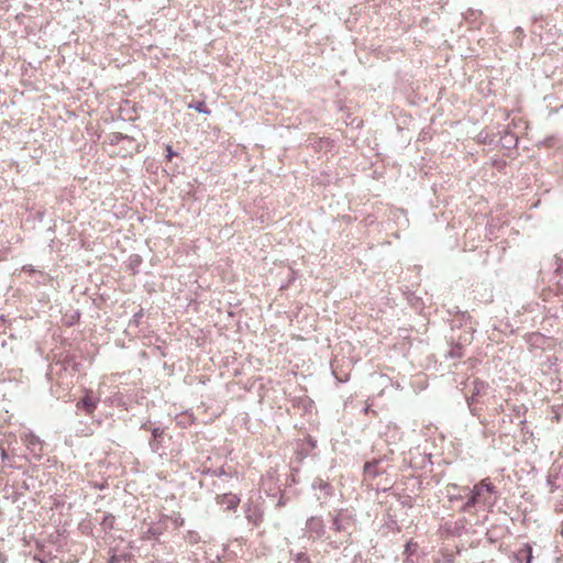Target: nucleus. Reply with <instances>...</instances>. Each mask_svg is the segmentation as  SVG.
Masks as SVG:
<instances>
[{
	"instance_id": "f03ea898",
	"label": "nucleus",
	"mask_w": 563,
	"mask_h": 563,
	"mask_svg": "<svg viewBox=\"0 0 563 563\" xmlns=\"http://www.w3.org/2000/svg\"><path fill=\"white\" fill-rule=\"evenodd\" d=\"M322 528H323V526L319 518L312 517L307 522V529H308L309 533L311 534V537H313V538L320 537L322 534V531H323Z\"/></svg>"
},
{
	"instance_id": "423d86ee",
	"label": "nucleus",
	"mask_w": 563,
	"mask_h": 563,
	"mask_svg": "<svg viewBox=\"0 0 563 563\" xmlns=\"http://www.w3.org/2000/svg\"><path fill=\"white\" fill-rule=\"evenodd\" d=\"M525 550L527 552V563H531V561H532V549H531V547L529 544H527Z\"/></svg>"
},
{
	"instance_id": "9d476101",
	"label": "nucleus",
	"mask_w": 563,
	"mask_h": 563,
	"mask_svg": "<svg viewBox=\"0 0 563 563\" xmlns=\"http://www.w3.org/2000/svg\"><path fill=\"white\" fill-rule=\"evenodd\" d=\"M184 522V519L177 520V523L181 525Z\"/></svg>"
},
{
	"instance_id": "39448f33",
	"label": "nucleus",
	"mask_w": 563,
	"mask_h": 563,
	"mask_svg": "<svg viewBox=\"0 0 563 563\" xmlns=\"http://www.w3.org/2000/svg\"><path fill=\"white\" fill-rule=\"evenodd\" d=\"M189 108L195 109L196 111H198L200 113H205V114L209 113V110H207L206 104L203 102H199L197 104H189Z\"/></svg>"
},
{
	"instance_id": "20e7f679",
	"label": "nucleus",
	"mask_w": 563,
	"mask_h": 563,
	"mask_svg": "<svg viewBox=\"0 0 563 563\" xmlns=\"http://www.w3.org/2000/svg\"><path fill=\"white\" fill-rule=\"evenodd\" d=\"M98 399L92 397L89 393H86L85 397L81 399V405L86 409L88 413L92 412L96 408Z\"/></svg>"
},
{
	"instance_id": "9b49d317",
	"label": "nucleus",
	"mask_w": 563,
	"mask_h": 563,
	"mask_svg": "<svg viewBox=\"0 0 563 563\" xmlns=\"http://www.w3.org/2000/svg\"><path fill=\"white\" fill-rule=\"evenodd\" d=\"M184 522V519L177 520V523L181 525Z\"/></svg>"
},
{
	"instance_id": "1a4fd4ad",
	"label": "nucleus",
	"mask_w": 563,
	"mask_h": 563,
	"mask_svg": "<svg viewBox=\"0 0 563 563\" xmlns=\"http://www.w3.org/2000/svg\"><path fill=\"white\" fill-rule=\"evenodd\" d=\"M141 316H142V314H141V312H140V313H135V314H134V322H135V323H137L139 318H140Z\"/></svg>"
},
{
	"instance_id": "f257e3e1",
	"label": "nucleus",
	"mask_w": 563,
	"mask_h": 563,
	"mask_svg": "<svg viewBox=\"0 0 563 563\" xmlns=\"http://www.w3.org/2000/svg\"><path fill=\"white\" fill-rule=\"evenodd\" d=\"M495 489L490 483L483 481L475 485L471 492V497L464 506V509H468L477 504L486 507H493L495 505Z\"/></svg>"
},
{
	"instance_id": "7ed1b4c3",
	"label": "nucleus",
	"mask_w": 563,
	"mask_h": 563,
	"mask_svg": "<svg viewBox=\"0 0 563 563\" xmlns=\"http://www.w3.org/2000/svg\"><path fill=\"white\" fill-rule=\"evenodd\" d=\"M218 503L224 505L228 510L235 509L240 504V498L236 495H222L219 497Z\"/></svg>"
},
{
	"instance_id": "6e6552de",
	"label": "nucleus",
	"mask_w": 563,
	"mask_h": 563,
	"mask_svg": "<svg viewBox=\"0 0 563 563\" xmlns=\"http://www.w3.org/2000/svg\"><path fill=\"white\" fill-rule=\"evenodd\" d=\"M333 523H334L336 530H341V525L338 519H334Z\"/></svg>"
},
{
	"instance_id": "0eeeda50",
	"label": "nucleus",
	"mask_w": 563,
	"mask_h": 563,
	"mask_svg": "<svg viewBox=\"0 0 563 563\" xmlns=\"http://www.w3.org/2000/svg\"><path fill=\"white\" fill-rule=\"evenodd\" d=\"M166 152H167L166 156L168 159H172V157L176 155V153L172 150L170 145L166 146Z\"/></svg>"
}]
</instances>
